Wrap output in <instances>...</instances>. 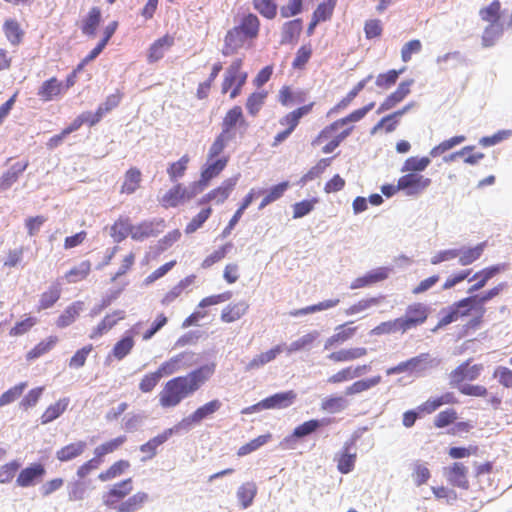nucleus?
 Wrapping results in <instances>:
<instances>
[{"label": "nucleus", "instance_id": "f257e3e1", "mask_svg": "<svg viewBox=\"0 0 512 512\" xmlns=\"http://www.w3.org/2000/svg\"><path fill=\"white\" fill-rule=\"evenodd\" d=\"M214 364H205L185 376H178L166 382L159 394L163 408L176 407L181 401L193 395L213 375Z\"/></svg>", "mask_w": 512, "mask_h": 512}, {"label": "nucleus", "instance_id": "f03ea898", "mask_svg": "<svg viewBox=\"0 0 512 512\" xmlns=\"http://www.w3.org/2000/svg\"><path fill=\"white\" fill-rule=\"evenodd\" d=\"M222 407V402L218 399L211 400L197 408L192 414L183 418L175 427L180 431H189L193 425L199 424L204 419L216 413Z\"/></svg>", "mask_w": 512, "mask_h": 512}, {"label": "nucleus", "instance_id": "7ed1b4c3", "mask_svg": "<svg viewBox=\"0 0 512 512\" xmlns=\"http://www.w3.org/2000/svg\"><path fill=\"white\" fill-rule=\"evenodd\" d=\"M431 184V179L418 173H407L398 180V188L407 196H415Z\"/></svg>", "mask_w": 512, "mask_h": 512}, {"label": "nucleus", "instance_id": "20e7f679", "mask_svg": "<svg viewBox=\"0 0 512 512\" xmlns=\"http://www.w3.org/2000/svg\"><path fill=\"white\" fill-rule=\"evenodd\" d=\"M132 490L133 485L131 478H127L118 483H115L106 493L103 494V504L107 508L111 509L112 507H115V505L118 504L120 500H123L126 496H128Z\"/></svg>", "mask_w": 512, "mask_h": 512}, {"label": "nucleus", "instance_id": "39448f33", "mask_svg": "<svg viewBox=\"0 0 512 512\" xmlns=\"http://www.w3.org/2000/svg\"><path fill=\"white\" fill-rule=\"evenodd\" d=\"M45 474L46 469L43 464L32 463L20 471L16 484L22 488L34 486L42 480Z\"/></svg>", "mask_w": 512, "mask_h": 512}, {"label": "nucleus", "instance_id": "423d86ee", "mask_svg": "<svg viewBox=\"0 0 512 512\" xmlns=\"http://www.w3.org/2000/svg\"><path fill=\"white\" fill-rule=\"evenodd\" d=\"M411 375L416 378L424 377L429 370L437 368L441 364V359L433 357L429 353H421L410 358Z\"/></svg>", "mask_w": 512, "mask_h": 512}, {"label": "nucleus", "instance_id": "0eeeda50", "mask_svg": "<svg viewBox=\"0 0 512 512\" xmlns=\"http://www.w3.org/2000/svg\"><path fill=\"white\" fill-rule=\"evenodd\" d=\"M482 367L480 365H469V361H466L456 367L449 374V383L453 387L461 386L462 382L465 380L473 381L477 379L480 375Z\"/></svg>", "mask_w": 512, "mask_h": 512}, {"label": "nucleus", "instance_id": "6e6552de", "mask_svg": "<svg viewBox=\"0 0 512 512\" xmlns=\"http://www.w3.org/2000/svg\"><path fill=\"white\" fill-rule=\"evenodd\" d=\"M331 418L311 419L294 428L293 433L284 439V443H290L294 439L304 438L316 432L319 428L329 425Z\"/></svg>", "mask_w": 512, "mask_h": 512}, {"label": "nucleus", "instance_id": "1a4fd4ad", "mask_svg": "<svg viewBox=\"0 0 512 512\" xmlns=\"http://www.w3.org/2000/svg\"><path fill=\"white\" fill-rule=\"evenodd\" d=\"M164 221L152 220L144 221L138 225H131V238L136 241H143L149 237H155L162 232Z\"/></svg>", "mask_w": 512, "mask_h": 512}, {"label": "nucleus", "instance_id": "9d476101", "mask_svg": "<svg viewBox=\"0 0 512 512\" xmlns=\"http://www.w3.org/2000/svg\"><path fill=\"white\" fill-rule=\"evenodd\" d=\"M429 308L422 303H415L409 305L406 309L405 315L401 317L407 331L423 324L428 317Z\"/></svg>", "mask_w": 512, "mask_h": 512}, {"label": "nucleus", "instance_id": "9b49d317", "mask_svg": "<svg viewBox=\"0 0 512 512\" xmlns=\"http://www.w3.org/2000/svg\"><path fill=\"white\" fill-rule=\"evenodd\" d=\"M468 468L460 462L453 463L450 467L444 468V476L448 482L455 487L467 490L469 481L467 479Z\"/></svg>", "mask_w": 512, "mask_h": 512}, {"label": "nucleus", "instance_id": "f8f14e48", "mask_svg": "<svg viewBox=\"0 0 512 512\" xmlns=\"http://www.w3.org/2000/svg\"><path fill=\"white\" fill-rule=\"evenodd\" d=\"M176 433H178V430L174 425L173 427L165 429L161 434L142 444L139 449L142 453L147 454V456L144 457L142 461L152 459L157 453V448L164 444L171 436Z\"/></svg>", "mask_w": 512, "mask_h": 512}, {"label": "nucleus", "instance_id": "ddd939ff", "mask_svg": "<svg viewBox=\"0 0 512 512\" xmlns=\"http://www.w3.org/2000/svg\"><path fill=\"white\" fill-rule=\"evenodd\" d=\"M503 268H504V265L497 264V265H493L490 267H486V268L476 272L471 278H469V282L476 280V279H477V282L468 288L467 293L473 294V293L481 290L482 288H484L486 286L487 282L490 279H492L495 275L500 273L503 270Z\"/></svg>", "mask_w": 512, "mask_h": 512}, {"label": "nucleus", "instance_id": "4468645a", "mask_svg": "<svg viewBox=\"0 0 512 512\" xmlns=\"http://www.w3.org/2000/svg\"><path fill=\"white\" fill-rule=\"evenodd\" d=\"M296 399V393L292 390L278 392L262 400V406L267 409H284L291 406Z\"/></svg>", "mask_w": 512, "mask_h": 512}, {"label": "nucleus", "instance_id": "2eb2a0df", "mask_svg": "<svg viewBox=\"0 0 512 512\" xmlns=\"http://www.w3.org/2000/svg\"><path fill=\"white\" fill-rule=\"evenodd\" d=\"M237 124H239L240 126L246 125V122L243 118L242 108L240 106H234L226 113L222 121L221 132L235 138Z\"/></svg>", "mask_w": 512, "mask_h": 512}, {"label": "nucleus", "instance_id": "dca6fc26", "mask_svg": "<svg viewBox=\"0 0 512 512\" xmlns=\"http://www.w3.org/2000/svg\"><path fill=\"white\" fill-rule=\"evenodd\" d=\"M64 93V83L56 77L44 81L38 88L37 95L44 102L52 101Z\"/></svg>", "mask_w": 512, "mask_h": 512}, {"label": "nucleus", "instance_id": "f3484780", "mask_svg": "<svg viewBox=\"0 0 512 512\" xmlns=\"http://www.w3.org/2000/svg\"><path fill=\"white\" fill-rule=\"evenodd\" d=\"M148 501L149 495L146 492L140 491L128 497L121 503L116 504L115 507H112L111 509L115 510V512H137Z\"/></svg>", "mask_w": 512, "mask_h": 512}, {"label": "nucleus", "instance_id": "a211bd4d", "mask_svg": "<svg viewBox=\"0 0 512 512\" xmlns=\"http://www.w3.org/2000/svg\"><path fill=\"white\" fill-rule=\"evenodd\" d=\"M249 38L236 26L229 30L225 37V45L222 49L224 56H230L234 54L237 49L241 48L245 41Z\"/></svg>", "mask_w": 512, "mask_h": 512}, {"label": "nucleus", "instance_id": "6ab92c4d", "mask_svg": "<svg viewBox=\"0 0 512 512\" xmlns=\"http://www.w3.org/2000/svg\"><path fill=\"white\" fill-rule=\"evenodd\" d=\"M229 157L223 156L220 158H215L213 160L207 161L204 165L200 177L202 178L203 183L209 184V182L218 176L224 168L227 166Z\"/></svg>", "mask_w": 512, "mask_h": 512}, {"label": "nucleus", "instance_id": "aec40b11", "mask_svg": "<svg viewBox=\"0 0 512 512\" xmlns=\"http://www.w3.org/2000/svg\"><path fill=\"white\" fill-rule=\"evenodd\" d=\"M135 328L136 326L127 331L124 336L115 343L110 355L114 356L117 360H122L131 352L135 344L132 335V333H135Z\"/></svg>", "mask_w": 512, "mask_h": 512}, {"label": "nucleus", "instance_id": "412c9836", "mask_svg": "<svg viewBox=\"0 0 512 512\" xmlns=\"http://www.w3.org/2000/svg\"><path fill=\"white\" fill-rule=\"evenodd\" d=\"M27 166L28 163L17 162L4 172L0 177V192L8 190L26 170Z\"/></svg>", "mask_w": 512, "mask_h": 512}, {"label": "nucleus", "instance_id": "4be33fe9", "mask_svg": "<svg viewBox=\"0 0 512 512\" xmlns=\"http://www.w3.org/2000/svg\"><path fill=\"white\" fill-rule=\"evenodd\" d=\"M239 177L240 175L237 174L223 181V183L219 187L211 190L208 193V198H213V201H215L218 204L223 203L229 197L230 193L236 186Z\"/></svg>", "mask_w": 512, "mask_h": 512}, {"label": "nucleus", "instance_id": "5701e85b", "mask_svg": "<svg viewBox=\"0 0 512 512\" xmlns=\"http://www.w3.org/2000/svg\"><path fill=\"white\" fill-rule=\"evenodd\" d=\"M173 43L174 38L169 35L157 39L149 48L148 61L154 63L160 60Z\"/></svg>", "mask_w": 512, "mask_h": 512}, {"label": "nucleus", "instance_id": "b1692460", "mask_svg": "<svg viewBox=\"0 0 512 512\" xmlns=\"http://www.w3.org/2000/svg\"><path fill=\"white\" fill-rule=\"evenodd\" d=\"M486 247V242H481L474 247H461L458 248L459 264L468 266L477 261L483 254Z\"/></svg>", "mask_w": 512, "mask_h": 512}, {"label": "nucleus", "instance_id": "393cba45", "mask_svg": "<svg viewBox=\"0 0 512 512\" xmlns=\"http://www.w3.org/2000/svg\"><path fill=\"white\" fill-rule=\"evenodd\" d=\"M350 403L345 396L331 395L325 397L321 402V410L330 414L340 413L349 407Z\"/></svg>", "mask_w": 512, "mask_h": 512}, {"label": "nucleus", "instance_id": "a878e982", "mask_svg": "<svg viewBox=\"0 0 512 512\" xmlns=\"http://www.w3.org/2000/svg\"><path fill=\"white\" fill-rule=\"evenodd\" d=\"M69 403L70 399L68 397H64L59 399L56 403L48 406L40 418L41 424L45 425L59 418L65 412Z\"/></svg>", "mask_w": 512, "mask_h": 512}, {"label": "nucleus", "instance_id": "bb28decb", "mask_svg": "<svg viewBox=\"0 0 512 512\" xmlns=\"http://www.w3.org/2000/svg\"><path fill=\"white\" fill-rule=\"evenodd\" d=\"M84 309V302L75 301L71 305H69L62 314L57 319V326L59 328H65L71 325L76 318L79 316L80 312Z\"/></svg>", "mask_w": 512, "mask_h": 512}, {"label": "nucleus", "instance_id": "cd10ccee", "mask_svg": "<svg viewBox=\"0 0 512 512\" xmlns=\"http://www.w3.org/2000/svg\"><path fill=\"white\" fill-rule=\"evenodd\" d=\"M125 312L123 310H117L112 315H106L104 319L93 329L90 338L95 339L102 336L108 330L113 328L118 320L123 319Z\"/></svg>", "mask_w": 512, "mask_h": 512}, {"label": "nucleus", "instance_id": "c85d7f7f", "mask_svg": "<svg viewBox=\"0 0 512 512\" xmlns=\"http://www.w3.org/2000/svg\"><path fill=\"white\" fill-rule=\"evenodd\" d=\"M86 447L87 444L84 441L68 444L56 452V458L61 462L71 461L80 456Z\"/></svg>", "mask_w": 512, "mask_h": 512}, {"label": "nucleus", "instance_id": "c756f323", "mask_svg": "<svg viewBox=\"0 0 512 512\" xmlns=\"http://www.w3.org/2000/svg\"><path fill=\"white\" fill-rule=\"evenodd\" d=\"M407 331L406 326L404 325L403 319L401 317L396 318L394 320L382 322L376 327H374L370 331V335L372 336H380L384 334H392L396 332L405 333Z\"/></svg>", "mask_w": 512, "mask_h": 512}, {"label": "nucleus", "instance_id": "7c9ffc66", "mask_svg": "<svg viewBox=\"0 0 512 512\" xmlns=\"http://www.w3.org/2000/svg\"><path fill=\"white\" fill-rule=\"evenodd\" d=\"M285 345H276L272 349L255 356L246 366V370H255L273 361L282 351Z\"/></svg>", "mask_w": 512, "mask_h": 512}, {"label": "nucleus", "instance_id": "2f4dec72", "mask_svg": "<svg viewBox=\"0 0 512 512\" xmlns=\"http://www.w3.org/2000/svg\"><path fill=\"white\" fill-rule=\"evenodd\" d=\"M367 354V349L364 347H356L349 349H342L330 353L327 357L334 362H347L361 358Z\"/></svg>", "mask_w": 512, "mask_h": 512}, {"label": "nucleus", "instance_id": "473e14b6", "mask_svg": "<svg viewBox=\"0 0 512 512\" xmlns=\"http://www.w3.org/2000/svg\"><path fill=\"white\" fill-rule=\"evenodd\" d=\"M319 336L320 333L316 330L309 332L299 339L291 342L288 346H285L286 351L288 354H292L302 350H309Z\"/></svg>", "mask_w": 512, "mask_h": 512}, {"label": "nucleus", "instance_id": "72a5a7b5", "mask_svg": "<svg viewBox=\"0 0 512 512\" xmlns=\"http://www.w3.org/2000/svg\"><path fill=\"white\" fill-rule=\"evenodd\" d=\"M302 31V20L294 19L285 22L282 27L281 44L293 43Z\"/></svg>", "mask_w": 512, "mask_h": 512}, {"label": "nucleus", "instance_id": "f704fd0d", "mask_svg": "<svg viewBox=\"0 0 512 512\" xmlns=\"http://www.w3.org/2000/svg\"><path fill=\"white\" fill-rule=\"evenodd\" d=\"M372 79V75H368L366 78L359 81L356 86L348 92V94L328 112V116L338 112L341 109L346 108L354 98L365 88L366 84Z\"/></svg>", "mask_w": 512, "mask_h": 512}, {"label": "nucleus", "instance_id": "c9c22d12", "mask_svg": "<svg viewBox=\"0 0 512 512\" xmlns=\"http://www.w3.org/2000/svg\"><path fill=\"white\" fill-rule=\"evenodd\" d=\"M248 304L245 301L227 305L221 313V320L225 323H232L240 319L247 311Z\"/></svg>", "mask_w": 512, "mask_h": 512}, {"label": "nucleus", "instance_id": "e433bc0d", "mask_svg": "<svg viewBox=\"0 0 512 512\" xmlns=\"http://www.w3.org/2000/svg\"><path fill=\"white\" fill-rule=\"evenodd\" d=\"M101 22V10L98 7H93L88 15L83 19L81 30L87 36H94Z\"/></svg>", "mask_w": 512, "mask_h": 512}, {"label": "nucleus", "instance_id": "4c0bfd02", "mask_svg": "<svg viewBox=\"0 0 512 512\" xmlns=\"http://www.w3.org/2000/svg\"><path fill=\"white\" fill-rule=\"evenodd\" d=\"M339 299H328L317 304H313L304 308L295 309L289 312L292 317L304 316L312 313H316L319 311L327 310L333 308L339 304Z\"/></svg>", "mask_w": 512, "mask_h": 512}, {"label": "nucleus", "instance_id": "58836bf2", "mask_svg": "<svg viewBox=\"0 0 512 512\" xmlns=\"http://www.w3.org/2000/svg\"><path fill=\"white\" fill-rule=\"evenodd\" d=\"M257 494V486L254 482L243 483L237 490V498L243 509H247L253 503Z\"/></svg>", "mask_w": 512, "mask_h": 512}, {"label": "nucleus", "instance_id": "ea45409f", "mask_svg": "<svg viewBox=\"0 0 512 512\" xmlns=\"http://www.w3.org/2000/svg\"><path fill=\"white\" fill-rule=\"evenodd\" d=\"M381 376L377 375L368 379H362L354 382L352 385L345 388V395L352 396L364 391H367L381 382Z\"/></svg>", "mask_w": 512, "mask_h": 512}, {"label": "nucleus", "instance_id": "a19ab883", "mask_svg": "<svg viewBox=\"0 0 512 512\" xmlns=\"http://www.w3.org/2000/svg\"><path fill=\"white\" fill-rule=\"evenodd\" d=\"M186 358H188L189 360L192 359L193 354L188 353V352L181 353V354L171 358L169 361L162 363L156 372H160L161 378L164 375L173 374L180 368V364L182 362H184V364H186V361H184Z\"/></svg>", "mask_w": 512, "mask_h": 512}, {"label": "nucleus", "instance_id": "79ce46f5", "mask_svg": "<svg viewBox=\"0 0 512 512\" xmlns=\"http://www.w3.org/2000/svg\"><path fill=\"white\" fill-rule=\"evenodd\" d=\"M249 39L256 38L259 33L260 22L255 14L245 15L237 26Z\"/></svg>", "mask_w": 512, "mask_h": 512}, {"label": "nucleus", "instance_id": "37998d69", "mask_svg": "<svg viewBox=\"0 0 512 512\" xmlns=\"http://www.w3.org/2000/svg\"><path fill=\"white\" fill-rule=\"evenodd\" d=\"M183 200H187L184 187L181 184H177L165 193L161 199V204L164 207H176Z\"/></svg>", "mask_w": 512, "mask_h": 512}, {"label": "nucleus", "instance_id": "c03bdc74", "mask_svg": "<svg viewBox=\"0 0 512 512\" xmlns=\"http://www.w3.org/2000/svg\"><path fill=\"white\" fill-rule=\"evenodd\" d=\"M111 237L114 242H122L128 235L131 236V224L128 218H119L111 226Z\"/></svg>", "mask_w": 512, "mask_h": 512}, {"label": "nucleus", "instance_id": "a18cd8bd", "mask_svg": "<svg viewBox=\"0 0 512 512\" xmlns=\"http://www.w3.org/2000/svg\"><path fill=\"white\" fill-rule=\"evenodd\" d=\"M452 306L457 312L458 317L468 316L473 310L479 311V304L473 294H469L468 297L453 303Z\"/></svg>", "mask_w": 512, "mask_h": 512}, {"label": "nucleus", "instance_id": "49530a36", "mask_svg": "<svg viewBox=\"0 0 512 512\" xmlns=\"http://www.w3.org/2000/svg\"><path fill=\"white\" fill-rule=\"evenodd\" d=\"M141 181V172L137 168H130L126 174L121 187L122 193L132 194L139 187Z\"/></svg>", "mask_w": 512, "mask_h": 512}, {"label": "nucleus", "instance_id": "de8ad7c7", "mask_svg": "<svg viewBox=\"0 0 512 512\" xmlns=\"http://www.w3.org/2000/svg\"><path fill=\"white\" fill-rule=\"evenodd\" d=\"M503 34V25L501 23H491L489 24L482 35V45L484 47L493 46L496 41Z\"/></svg>", "mask_w": 512, "mask_h": 512}, {"label": "nucleus", "instance_id": "09e8293b", "mask_svg": "<svg viewBox=\"0 0 512 512\" xmlns=\"http://www.w3.org/2000/svg\"><path fill=\"white\" fill-rule=\"evenodd\" d=\"M507 286H508L507 282H501L497 286H495L492 289L485 291L483 293H480V294L473 293L475 300L479 304V311H481L482 314H484V312H485L484 304L487 303L488 301L492 300L496 296H498L505 288H507Z\"/></svg>", "mask_w": 512, "mask_h": 512}, {"label": "nucleus", "instance_id": "8fccbe9b", "mask_svg": "<svg viewBox=\"0 0 512 512\" xmlns=\"http://www.w3.org/2000/svg\"><path fill=\"white\" fill-rule=\"evenodd\" d=\"M465 140H466V137L464 135L453 136L447 140L442 141L437 146L433 147L430 150L429 154L433 158L438 157L439 155L447 152L448 150L454 148L455 146L460 145Z\"/></svg>", "mask_w": 512, "mask_h": 512}, {"label": "nucleus", "instance_id": "3c124183", "mask_svg": "<svg viewBox=\"0 0 512 512\" xmlns=\"http://www.w3.org/2000/svg\"><path fill=\"white\" fill-rule=\"evenodd\" d=\"M232 140H234V137L220 132L209 148L208 159L213 160L217 158Z\"/></svg>", "mask_w": 512, "mask_h": 512}, {"label": "nucleus", "instance_id": "603ef678", "mask_svg": "<svg viewBox=\"0 0 512 512\" xmlns=\"http://www.w3.org/2000/svg\"><path fill=\"white\" fill-rule=\"evenodd\" d=\"M57 341L56 336H50L48 339L41 341L27 353V360H34L46 354L56 345Z\"/></svg>", "mask_w": 512, "mask_h": 512}, {"label": "nucleus", "instance_id": "864d4df0", "mask_svg": "<svg viewBox=\"0 0 512 512\" xmlns=\"http://www.w3.org/2000/svg\"><path fill=\"white\" fill-rule=\"evenodd\" d=\"M356 452H340L339 455L336 456L337 460V468L342 474L350 473L355 467L356 461Z\"/></svg>", "mask_w": 512, "mask_h": 512}, {"label": "nucleus", "instance_id": "5fc2aeb1", "mask_svg": "<svg viewBox=\"0 0 512 512\" xmlns=\"http://www.w3.org/2000/svg\"><path fill=\"white\" fill-rule=\"evenodd\" d=\"M430 162L428 157H409L405 160L401 171H409L410 173L422 172L429 166Z\"/></svg>", "mask_w": 512, "mask_h": 512}, {"label": "nucleus", "instance_id": "6e6d98bb", "mask_svg": "<svg viewBox=\"0 0 512 512\" xmlns=\"http://www.w3.org/2000/svg\"><path fill=\"white\" fill-rule=\"evenodd\" d=\"M126 441V436H118L108 442H105L97 446L94 450L95 456L101 460V458L109 453L114 452Z\"/></svg>", "mask_w": 512, "mask_h": 512}, {"label": "nucleus", "instance_id": "4d7b16f0", "mask_svg": "<svg viewBox=\"0 0 512 512\" xmlns=\"http://www.w3.org/2000/svg\"><path fill=\"white\" fill-rule=\"evenodd\" d=\"M130 466L129 462L126 460H119L115 462L112 466H110L106 471L101 472L98 475V479L102 482H106L112 480L118 476H120L125 469Z\"/></svg>", "mask_w": 512, "mask_h": 512}, {"label": "nucleus", "instance_id": "13d9d810", "mask_svg": "<svg viewBox=\"0 0 512 512\" xmlns=\"http://www.w3.org/2000/svg\"><path fill=\"white\" fill-rule=\"evenodd\" d=\"M4 33L8 39V41L12 45H17L20 43L22 38V31L20 29V26L16 20L9 19L6 20L3 26Z\"/></svg>", "mask_w": 512, "mask_h": 512}, {"label": "nucleus", "instance_id": "bf43d9fd", "mask_svg": "<svg viewBox=\"0 0 512 512\" xmlns=\"http://www.w3.org/2000/svg\"><path fill=\"white\" fill-rule=\"evenodd\" d=\"M414 83L413 79L402 81L396 91L391 93L386 100L392 107H395L399 102H401L409 93L410 87Z\"/></svg>", "mask_w": 512, "mask_h": 512}, {"label": "nucleus", "instance_id": "052dcab7", "mask_svg": "<svg viewBox=\"0 0 512 512\" xmlns=\"http://www.w3.org/2000/svg\"><path fill=\"white\" fill-rule=\"evenodd\" d=\"M61 289L58 284H53L47 291L42 293L40 298V309L52 307L60 298Z\"/></svg>", "mask_w": 512, "mask_h": 512}, {"label": "nucleus", "instance_id": "680f3d73", "mask_svg": "<svg viewBox=\"0 0 512 512\" xmlns=\"http://www.w3.org/2000/svg\"><path fill=\"white\" fill-rule=\"evenodd\" d=\"M501 4L498 0H494L487 7L479 11V15L483 21L491 23H499Z\"/></svg>", "mask_w": 512, "mask_h": 512}, {"label": "nucleus", "instance_id": "e2e57ef3", "mask_svg": "<svg viewBox=\"0 0 512 512\" xmlns=\"http://www.w3.org/2000/svg\"><path fill=\"white\" fill-rule=\"evenodd\" d=\"M253 7L267 19L275 18L277 14V4L272 0H253Z\"/></svg>", "mask_w": 512, "mask_h": 512}, {"label": "nucleus", "instance_id": "0e129e2a", "mask_svg": "<svg viewBox=\"0 0 512 512\" xmlns=\"http://www.w3.org/2000/svg\"><path fill=\"white\" fill-rule=\"evenodd\" d=\"M91 269V264L89 261H82L78 266L73 267L66 273V278L68 282L75 283L80 281L89 274Z\"/></svg>", "mask_w": 512, "mask_h": 512}, {"label": "nucleus", "instance_id": "69168bd1", "mask_svg": "<svg viewBox=\"0 0 512 512\" xmlns=\"http://www.w3.org/2000/svg\"><path fill=\"white\" fill-rule=\"evenodd\" d=\"M332 158H323L315 166H313L306 174H304L300 182L304 185L309 181L319 177L325 169L330 165Z\"/></svg>", "mask_w": 512, "mask_h": 512}, {"label": "nucleus", "instance_id": "338daca9", "mask_svg": "<svg viewBox=\"0 0 512 512\" xmlns=\"http://www.w3.org/2000/svg\"><path fill=\"white\" fill-rule=\"evenodd\" d=\"M188 162L189 157L184 155L177 162L170 164L167 169V173L171 181H176L178 178H181L184 175Z\"/></svg>", "mask_w": 512, "mask_h": 512}, {"label": "nucleus", "instance_id": "774afa93", "mask_svg": "<svg viewBox=\"0 0 512 512\" xmlns=\"http://www.w3.org/2000/svg\"><path fill=\"white\" fill-rule=\"evenodd\" d=\"M20 467L21 463L18 460H12L11 462L2 465L0 467V483H10Z\"/></svg>", "mask_w": 512, "mask_h": 512}]
</instances>
